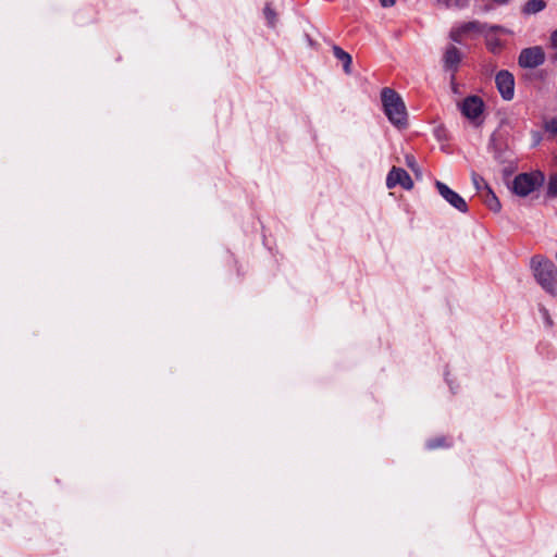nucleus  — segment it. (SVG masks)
<instances>
[{
    "instance_id": "0eeeda50",
    "label": "nucleus",
    "mask_w": 557,
    "mask_h": 557,
    "mask_svg": "<svg viewBox=\"0 0 557 557\" xmlns=\"http://www.w3.org/2000/svg\"><path fill=\"white\" fill-rule=\"evenodd\" d=\"M496 87L504 100H511L515 95V78L508 71H500L495 77Z\"/></svg>"
},
{
    "instance_id": "39448f33",
    "label": "nucleus",
    "mask_w": 557,
    "mask_h": 557,
    "mask_svg": "<svg viewBox=\"0 0 557 557\" xmlns=\"http://www.w3.org/2000/svg\"><path fill=\"white\" fill-rule=\"evenodd\" d=\"M435 187L443 199L461 213L468 212L466 200L455 190L441 181L435 182Z\"/></svg>"
},
{
    "instance_id": "f257e3e1",
    "label": "nucleus",
    "mask_w": 557,
    "mask_h": 557,
    "mask_svg": "<svg viewBox=\"0 0 557 557\" xmlns=\"http://www.w3.org/2000/svg\"><path fill=\"white\" fill-rule=\"evenodd\" d=\"M384 113L388 121L397 128L407 126V110L401 97L392 88L385 87L381 91Z\"/></svg>"
},
{
    "instance_id": "20e7f679",
    "label": "nucleus",
    "mask_w": 557,
    "mask_h": 557,
    "mask_svg": "<svg viewBox=\"0 0 557 557\" xmlns=\"http://www.w3.org/2000/svg\"><path fill=\"white\" fill-rule=\"evenodd\" d=\"M544 62L545 52L541 46L522 49L518 58V64L523 69H535Z\"/></svg>"
},
{
    "instance_id": "9b49d317",
    "label": "nucleus",
    "mask_w": 557,
    "mask_h": 557,
    "mask_svg": "<svg viewBox=\"0 0 557 557\" xmlns=\"http://www.w3.org/2000/svg\"><path fill=\"white\" fill-rule=\"evenodd\" d=\"M333 53H334V57L338 61L342 62L344 72L346 74H350L351 73V63H352L351 55L349 53H347L346 51H344L338 46H333Z\"/></svg>"
},
{
    "instance_id": "393cba45",
    "label": "nucleus",
    "mask_w": 557,
    "mask_h": 557,
    "mask_svg": "<svg viewBox=\"0 0 557 557\" xmlns=\"http://www.w3.org/2000/svg\"><path fill=\"white\" fill-rule=\"evenodd\" d=\"M495 4H498V5H505L507 4L510 0H492Z\"/></svg>"
},
{
    "instance_id": "ddd939ff",
    "label": "nucleus",
    "mask_w": 557,
    "mask_h": 557,
    "mask_svg": "<svg viewBox=\"0 0 557 557\" xmlns=\"http://www.w3.org/2000/svg\"><path fill=\"white\" fill-rule=\"evenodd\" d=\"M545 8V2L544 0H529L523 9H522V12L524 14H535L540 11H542L543 9Z\"/></svg>"
},
{
    "instance_id": "b1692460",
    "label": "nucleus",
    "mask_w": 557,
    "mask_h": 557,
    "mask_svg": "<svg viewBox=\"0 0 557 557\" xmlns=\"http://www.w3.org/2000/svg\"><path fill=\"white\" fill-rule=\"evenodd\" d=\"M550 42L553 47L557 46V30H554L550 34Z\"/></svg>"
},
{
    "instance_id": "9d476101",
    "label": "nucleus",
    "mask_w": 557,
    "mask_h": 557,
    "mask_svg": "<svg viewBox=\"0 0 557 557\" xmlns=\"http://www.w3.org/2000/svg\"><path fill=\"white\" fill-rule=\"evenodd\" d=\"M460 60V51L456 47L450 46L447 48L444 54V67L447 71H451L453 73H455L458 69Z\"/></svg>"
},
{
    "instance_id": "5701e85b",
    "label": "nucleus",
    "mask_w": 557,
    "mask_h": 557,
    "mask_svg": "<svg viewBox=\"0 0 557 557\" xmlns=\"http://www.w3.org/2000/svg\"><path fill=\"white\" fill-rule=\"evenodd\" d=\"M490 29L493 30V32H499V33H504V34H508L509 33L507 29H505L502 26H491Z\"/></svg>"
},
{
    "instance_id": "aec40b11",
    "label": "nucleus",
    "mask_w": 557,
    "mask_h": 557,
    "mask_svg": "<svg viewBox=\"0 0 557 557\" xmlns=\"http://www.w3.org/2000/svg\"><path fill=\"white\" fill-rule=\"evenodd\" d=\"M406 164H407L410 169L414 170V168H416V160H414L413 156H409V154H408V156H406Z\"/></svg>"
},
{
    "instance_id": "7ed1b4c3",
    "label": "nucleus",
    "mask_w": 557,
    "mask_h": 557,
    "mask_svg": "<svg viewBox=\"0 0 557 557\" xmlns=\"http://www.w3.org/2000/svg\"><path fill=\"white\" fill-rule=\"evenodd\" d=\"M544 174L539 171L522 173L515 177L511 190L520 197H525L539 188L544 183Z\"/></svg>"
},
{
    "instance_id": "f3484780",
    "label": "nucleus",
    "mask_w": 557,
    "mask_h": 557,
    "mask_svg": "<svg viewBox=\"0 0 557 557\" xmlns=\"http://www.w3.org/2000/svg\"><path fill=\"white\" fill-rule=\"evenodd\" d=\"M442 446H444V438H442V437L429 441L426 443V447L430 449H434V448L442 447Z\"/></svg>"
},
{
    "instance_id": "423d86ee",
    "label": "nucleus",
    "mask_w": 557,
    "mask_h": 557,
    "mask_svg": "<svg viewBox=\"0 0 557 557\" xmlns=\"http://www.w3.org/2000/svg\"><path fill=\"white\" fill-rule=\"evenodd\" d=\"M397 185L406 190H410L413 187V182L407 171L393 166L386 177V187L392 189Z\"/></svg>"
},
{
    "instance_id": "2eb2a0df",
    "label": "nucleus",
    "mask_w": 557,
    "mask_h": 557,
    "mask_svg": "<svg viewBox=\"0 0 557 557\" xmlns=\"http://www.w3.org/2000/svg\"><path fill=\"white\" fill-rule=\"evenodd\" d=\"M264 16L268 21V24L271 26V27H274L275 24H276V13L275 11L268 4L265 5L264 8Z\"/></svg>"
},
{
    "instance_id": "f8f14e48",
    "label": "nucleus",
    "mask_w": 557,
    "mask_h": 557,
    "mask_svg": "<svg viewBox=\"0 0 557 557\" xmlns=\"http://www.w3.org/2000/svg\"><path fill=\"white\" fill-rule=\"evenodd\" d=\"M481 197L484 201V203L494 212H498L502 208L500 202L496 195L493 193L491 187H488L486 190L481 194Z\"/></svg>"
},
{
    "instance_id": "dca6fc26",
    "label": "nucleus",
    "mask_w": 557,
    "mask_h": 557,
    "mask_svg": "<svg viewBox=\"0 0 557 557\" xmlns=\"http://www.w3.org/2000/svg\"><path fill=\"white\" fill-rule=\"evenodd\" d=\"M541 319L543 320L546 327L552 329L554 326V321L548 313V310L544 307H540Z\"/></svg>"
},
{
    "instance_id": "412c9836",
    "label": "nucleus",
    "mask_w": 557,
    "mask_h": 557,
    "mask_svg": "<svg viewBox=\"0 0 557 557\" xmlns=\"http://www.w3.org/2000/svg\"><path fill=\"white\" fill-rule=\"evenodd\" d=\"M547 129L552 133H557V123L555 120H552L548 124H547Z\"/></svg>"
},
{
    "instance_id": "4be33fe9",
    "label": "nucleus",
    "mask_w": 557,
    "mask_h": 557,
    "mask_svg": "<svg viewBox=\"0 0 557 557\" xmlns=\"http://www.w3.org/2000/svg\"><path fill=\"white\" fill-rule=\"evenodd\" d=\"M396 0H380V3L384 8L393 7Z\"/></svg>"
},
{
    "instance_id": "6ab92c4d",
    "label": "nucleus",
    "mask_w": 557,
    "mask_h": 557,
    "mask_svg": "<svg viewBox=\"0 0 557 557\" xmlns=\"http://www.w3.org/2000/svg\"><path fill=\"white\" fill-rule=\"evenodd\" d=\"M487 45L493 52L500 48V42L498 40H488Z\"/></svg>"
},
{
    "instance_id": "1a4fd4ad",
    "label": "nucleus",
    "mask_w": 557,
    "mask_h": 557,
    "mask_svg": "<svg viewBox=\"0 0 557 557\" xmlns=\"http://www.w3.org/2000/svg\"><path fill=\"white\" fill-rule=\"evenodd\" d=\"M481 25L473 21L468 22L457 27H454L450 32V38L456 42H461L463 36L470 32H481Z\"/></svg>"
},
{
    "instance_id": "a211bd4d",
    "label": "nucleus",
    "mask_w": 557,
    "mask_h": 557,
    "mask_svg": "<svg viewBox=\"0 0 557 557\" xmlns=\"http://www.w3.org/2000/svg\"><path fill=\"white\" fill-rule=\"evenodd\" d=\"M548 193L550 195L557 194V178L554 175L550 176Z\"/></svg>"
},
{
    "instance_id": "4468645a",
    "label": "nucleus",
    "mask_w": 557,
    "mask_h": 557,
    "mask_svg": "<svg viewBox=\"0 0 557 557\" xmlns=\"http://www.w3.org/2000/svg\"><path fill=\"white\" fill-rule=\"evenodd\" d=\"M472 184L474 186V188L480 193V194H483L484 190H486L490 186L487 185V183L485 182V180L480 176L479 174L476 173H472Z\"/></svg>"
},
{
    "instance_id": "f03ea898",
    "label": "nucleus",
    "mask_w": 557,
    "mask_h": 557,
    "mask_svg": "<svg viewBox=\"0 0 557 557\" xmlns=\"http://www.w3.org/2000/svg\"><path fill=\"white\" fill-rule=\"evenodd\" d=\"M530 267L536 283L548 294L555 295L557 271L553 261L544 256H534Z\"/></svg>"
},
{
    "instance_id": "6e6552de",
    "label": "nucleus",
    "mask_w": 557,
    "mask_h": 557,
    "mask_svg": "<svg viewBox=\"0 0 557 557\" xmlns=\"http://www.w3.org/2000/svg\"><path fill=\"white\" fill-rule=\"evenodd\" d=\"M459 108L467 119L475 121L482 114L484 103L478 96H470L459 104Z\"/></svg>"
},
{
    "instance_id": "a878e982",
    "label": "nucleus",
    "mask_w": 557,
    "mask_h": 557,
    "mask_svg": "<svg viewBox=\"0 0 557 557\" xmlns=\"http://www.w3.org/2000/svg\"><path fill=\"white\" fill-rule=\"evenodd\" d=\"M534 136H535V143L537 144L540 138L537 137V134H534Z\"/></svg>"
}]
</instances>
